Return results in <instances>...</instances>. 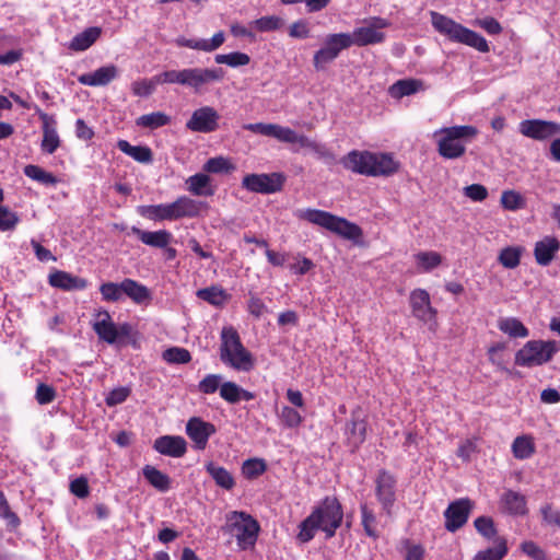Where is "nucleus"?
Instances as JSON below:
<instances>
[{
	"label": "nucleus",
	"mask_w": 560,
	"mask_h": 560,
	"mask_svg": "<svg viewBox=\"0 0 560 560\" xmlns=\"http://www.w3.org/2000/svg\"><path fill=\"white\" fill-rule=\"evenodd\" d=\"M479 131L471 125L444 127L433 133L438 153L446 160L460 159L466 153V145Z\"/></svg>",
	"instance_id": "obj_1"
},
{
	"label": "nucleus",
	"mask_w": 560,
	"mask_h": 560,
	"mask_svg": "<svg viewBox=\"0 0 560 560\" xmlns=\"http://www.w3.org/2000/svg\"><path fill=\"white\" fill-rule=\"evenodd\" d=\"M342 164L347 170L366 176H389L399 167L388 154L355 150L342 159Z\"/></svg>",
	"instance_id": "obj_2"
},
{
	"label": "nucleus",
	"mask_w": 560,
	"mask_h": 560,
	"mask_svg": "<svg viewBox=\"0 0 560 560\" xmlns=\"http://www.w3.org/2000/svg\"><path fill=\"white\" fill-rule=\"evenodd\" d=\"M221 362L238 372H250L255 368L254 355L243 346L237 330L230 326L221 331Z\"/></svg>",
	"instance_id": "obj_3"
},
{
	"label": "nucleus",
	"mask_w": 560,
	"mask_h": 560,
	"mask_svg": "<svg viewBox=\"0 0 560 560\" xmlns=\"http://www.w3.org/2000/svg\"><path fill=\"white\" fill-rule=\"evenodd\" d=\"M430 16L433 28L451 42L468 45L481 52L489 51L487 40L478 33L439 12L430 11Z\"/></svg>",
	"instance_id": "obj_4"
},
{
	"label": "nucleus",
	"mask_w": 560,
	"mask_h": 560,
	"mask_svg": "<svg viewBox=\"0 0 560 560\" xmlns=\"http://www.w3.org/2000/svg\"><path fill=\"white\" fill-rule=\"evenodd\" d=\"M299 220L324 228L346 240L357 241L362 236V230L355 223L330 212L317 209H301L295 212Z\"/></svg>",
	"instance_id": "obj_5"
},
{
	"label": "nucleus",
	"mask_w": 560,
	"mask_h": 560,
	"mask_svg": "<svg viewBox=\"0 0 560 560\" xmlns=\"http://www.w3.org/2000/svg\"><path fill=\"white\" fill-rule=\"evenodd\" d=\"M222 530L236 539L241 550H248L256 545L260 525L248 513L243 511H232L225 515V524Z\"/></svg>",
	"instance_id": "obj_6"
},
{
	"label": "nucleus",
	"mask_w": 560,
	"mask_h": 560,
	"mask_svg": "<svg viewBox=\"0 0 560 560\" xmlns=\"http://www.w3.org/2000/svg\"><path fill=\"white\" fill-rule=\"evenodd\" d=\"M222 68H187L183 70H170L164 72L163 80L167 83H177L201 93L207 85L221 81L224 78Z\"/></svg>",
	"instance_id": "obj_7"
},
{
	"label": "nucleus",
	"mask_w": 560,
	"mask_h": 560,
	"mask_svg": "<svg viewBox=\"0 0 560 560\" xmlns=\"http://www.w3.org/2000/svg\"><path fill=\"white\" fill-rule=\"evenodd\" d=\"M560 351V341L529 340L515 353V364L523 368L540 366L550 362Z\"/></svg>",
	"instance_id": "obj_8"
},
{
	"label": "nucleus",
	"mask_w": 560,
	"mask_h": 560,
	"mask_svg": "<svg viewBox=\"0 0 560 560\" xmlns=\"http://www.w3.org/2000/svg\"><path fill=\"white\" fill-rule=\"evenodd\" d=\"M311 514L317 515L315 520L327 538L335 536L343 518L342 506L336 497H326Z\"/></svg>",
	"instance_id": "obj_9"
},
{
	"label": "nucleus",
	"mask_w": 560,
	"mask_h": 560,
	"mask_svg": "<svg viewBox=\"0 0 560 560\" xmlns=\"http://www.w3.org/2000/svg\"><path fill=\"white\" fill-rule=\"evenodd\" d=\"M324 44V47L317 50L313 58L316 70H324L326 65L334 61L341 50L352 46L348 33L329 34L326 36Z\"/></svg>",
	"instance_id": "obj_10"
},
{
	"label": "nucleus",
	"mask_w": 560,
	"mask_h": 560,
	"mask_svg": "<svg viewBox=\"0 0 560 560\" xmlns=\"http://www.w3.org/2000/svg\"><path fill=\"white\" fill-rule=\"evenodd\" d=\"M285 177L281 173L248 174L242 180L243 188L256 194H275L282 190Z\"/></svg>",
	"instance_id": "obj_11"
},
{
	"label": "nucleus",
	"mask_w": 560,
	"mask_h": 560,
	"mask_svg": "<svg viewBox=\"0 0 560 560\" xmlns=\"http://www.w3.org/2000/svg\"><path fill=\"white\" fill-rule=\"evenodd\" d=\"M244 128L254 133L275 138L278 141L283 142V143H291V144L298 143L300 147H301V144H306L305 136L299 135L293 129H291L289 127H283L278 124L256 122V124L245 125Z\"/></svg>",
	"instance_id": "obj_12"
},
{
	"label": "nucleus",
	"mask_w": 560,
	"mask_h": 560,
	"mask_svg": "<svg viewBox=\"0 0 560 560\" xmlns=\"http://www.w3.org/2000/svg\"><path fill=\"white\" fill-rule=\"evenodd\" d=\"M368 431V421L361 409L351 412L350 420L346 424L347 444L354 452L365 441Z\"/></svg>",
	"instance_id": "obj_13"
},
{
	"label": "nucleus",
	"mask_w": 560,
	"mask_h": 560,
	"mask_svg": "<svg viewBox=\"0 0 560 560\" xmlns=\"http://www.w3.org/2000/svg\"><path fill=\"white\" fill-rule=\"evenodd\" d=\"M520 132L527 138L544 141L560 135V124L540 119H527L520 124Z\"/></svg>",
	"instance_id": "obj_14"
},
{
	"label": "nucleus",
	"mask_w": 560,
	"mask_h": 560,
	"mask_svg": "<svg viewBox=\"0 0 560 560\" xmlns=\"http://www.w3.org/2000/svg\"><path fill=\"white\" fill-rule=\"evenodd\" d=\"M217 432V428L213 423L207 422L199 417H192L187 421L186 434L194 442V447L199 451H203L207 445L209 438Z\"/></svg>",
	"instance_id": "obj_15"
},
{
	"label": "nucleus",
	"mask_w": 560,
	"mask_h": 560,
	"mask_svg": "<svg viewBox=\"0 0 560 560\" xmlns=\"http://www.w3.org/2000/svg\"><path fill=\"white\" fill-rule=\"evenodd\" d=\"M472 503L469 499H459L452 502L444 512L445 528L448 532H456L463 527L470 514Z\"/></svg>",
	"instance_id": "obj_16"
},
{
	"label": "nucleus",
	"mask_w": 560,
	"mask_h": 560,
	"mask_svg": "<svg viewBox=\"0 0 560 560\" xmlns=\"http://www.w3.org/2000/svg\"><path fill=\"white\" fill-rule=\"evenodd\" d=\"M376 497L382 504L383 510L390 515L395 503V477L386 470H381L376 478Z\"/></svg>",
	"instance_id": "obj_17"
},
{
	"label": "nucleus",
	"mask_w": 560,
	"mask_h": 560,
	"mask_svg": "<svg viewBox=\"0 0 560 560\" xmlns=\"http://www.w3.org/2000/svg\"><path fill=\"white\" fill-rule=\"evenodd\" d=\"M219 115L212 107H200L194 112L186 126L196 132H212L218 128Z\"/></svg>",
	"instance_id": "obj_18"
},
{
	"label": "nucleus",
	"mask_w": 560,
	"mask_h": 560,
	"mask_svg": "<svg viewBox=\"0 0 560 560\" xmlns=\"http://www.w3.org/2000/svg\"><path fill=\"white\" fill-rule=\"evenodd\" d=\"M410 305L415 317L421 322L435 319L436 310L432 307L430 294L423 289H416L410 293Z\"/></svg>",
	"instance_id": "obj_19"
},
{
	"label": "nucleus",
	"mask_w": 560,
	"mask_h": 560,
	"mask_svg": "<svg viewBox=\"0 0 560 560\" xmlns=\"http://www.w3.org/2000/svg\"><path fill=\"white\" fill-rule=\"evenodd\" d=\"M500 509L509 515L524 516L528 513L527 499L524 494L509 489L500 498Z\"/></svg>",
	"instance_id": "obj_20"
},
{
	"label": "nucleus",
	"mask_w": 560,
	"mask_h": 560,
	"mask_svg": "<svg viewBox=\"0 0 560 560\" xmlns=\"http://www.w3.org/2000/svg\"><path fill=\"white\" fill-rule=\"evenodd\" d=\"M48 283L62 291H79L88 287V280L63 270H55L48 276Z\"/></svg>",
	"instance_id": "obj_21"
},
{
	"label": "nucleus",
	"mask_w": 560,
	"mask_h": 560,
	"mask_svg": "<svg viewBox=\"0 0 560 560\" xmlns=\"http://www.w3.org/2000/svg\"><path fill=\"white\" fill-rule=\"evenodd\" d=\"M43 122V140L40 148L43 152L52 154L60 145V139L56 130V120L44 112H38Z\"/></svg>",
	"instance_id": "obj_22"
},
{
	"label": "nucleus",
	"mask_w": 560,
	"mask_h": 560,
	"mask_svg": "<svg viewBox=\"0 0 560 560\" xmlns=\"http://www.w3.org/2000/svg\"><path fill=\"white\" fill-rule=\"evenodd\" d=\"M154 450L162 455L171 457H182L187 451V444L184 438L174 435H163L154 441Z\"/></svg>",
	"instance_id": "obj_23"
},
{
	"label": "nucleus",
	"mask_w": 560,
	"mask_h": 560,
	"mask_svg": "<svg viewBox=\"0 0 560 560\" xmlns=\"http://www.w3.org/2000/svg\"><path fill=\"white\" fill-rule=\"evenodd\" d=\"M560 249V242L555 236H546L535 244L534 256L540 266H548Z\"/></svg>",
	"instance_id": "obj_24"
},
{
	"label": "nucleus",
	"mask_w": 560,
	"mask_h": 560,
	"mask_svg": "<svg viewBox=\"0 0 560 560\" xmlns=\"http://www.w3.org/2000/svg\"><path fill=\"white\" fill-rule=\"evenodd\" d=\"M93 330L103 341L109 345L116 343V324L106 310L97 312L96 320L93 323Z\"/></svg>",
	"instance_id": "obj_25"
},
{
	"label": "nucleus",
	"mask_w": 560,
	"mask_h": 560,
	"mask_svg": "<svg viewBox=\"0 0 560 560\" xmlns=\"http://www.w3.org/2000/svg\"><path fill=\"white\" fill-rule=\"evenodd\" d=\"M131 233L135 234L143 244L154 248H166L173 240L172 233L166 230L151 232L132 226Z\"/></svg>",
	"instance_id": "obj_26"
},
{
	"label": "nucleus",
	"mask_w": 560,
	"mask_h": 560,
	"mask_svg": "<svg viewBox=\"0 0 560 560\" xmlns=\"http://www.w3.org/2000/svg\"><path fill=\"white\" fill-rule=\"evenodd\" d=\"M118 73V69L114 65L98 68L97 70L89 73L81 74L78 81L84 85L103 86L113 81Z\"/></svg>",
	"instance_id": "obj_27"
},
{
	"label": "nucleus",
	"mask_w": 560,
	"mask_h": 560,
	"mask_svg": "<svg viewBox=\"0 0 560 560\" xmlns=\"http://www.w3.org/2000/svg\"><path fill=\"white\" fill-rule=\"evenodd\" d=\"M225 40V36L223 32H218L212 36L211 39H188L185 37H178L176 39V45L179 47H188L191 49L202 50V51H213L221 47Z\"/></svg>",
	"instance_id": "obj_28"
},
{
	"label": "nucleus",
	"mask_w": 560,
	"mask_h": 560,
	"mask_svg": "<svg viewBox=\"0 0 560 560\" xmlns=\"http://www.w3.org/2000/svg\"><path fill=\"white\" fill-rule=\"evenodd\" d=\"M201 202L189 197L182 196L171 202L174 221L182 218H195L200 213Z\"/></svg>",
	"instance_id": "obj_29"
},
{
	"label": "nucleus",
	"mask_w": 560,
	"mask_h": 560,
	"mask_svg": "<svg viewBox=\"0 0 560 560\" xmlns=\"http://www.w3.org/2000/svg\"><path fill=\"white\" fill-rule=\"evenodd\" d=\"M124 294L136 304H149L152 300L151 291L143 284L133 279L126 278L122 280Z\"/></svg>",
	"instance_id": "obj_30"
},
{
	"label": "nucleus",
	"mask_w": 560,
	"mask_h": 560,
	"mask_svg": "<svg viewBox=\"0 0 560 560\" xmlns=\"http://www.w3.org/2000/svg\"><path fill=\"white\" fill-rule=\"evenodd\" d=\"M424 90V82L419 79H402L398 80L388 88V93L392 97L399 100L404 96H409Z\"/></svg>",
	"instance_id": "obj_31"
},
{
	"label": "nucleus",
	"mask_w": 560,
	"mask_h": 560,
	"mask_svg": "<svg viewBox=\"0 0 560 560\" xmlns=\"http://www.w3.org/2000/svg\"><path fill=\"white\" fill-rule=\"evenodd\" d=\"M385 38L383 32L377 31L373 26L359 27L350 34L352 45L362 47L371 44L382 43Z\"/></svg>",
	"instance_id": "obj_32"
},
{
	"label": "nucleus",
	"mask_w": 560,
	"mask_h": 560,
	"mask_svg": "<svg viewBox=\"0 0 560 560\" xmlns=\"http://www.w3.org/2000/svg\"><path fill=\"white\" fill-rule=\"evenodd\" d=\"M206 471L211 476L218 487L228 491L234 488V477L224 467L219 466L213 462H209L206 464Z\"/></svg>",
	"instance_id": "obj_33"
},
{
	"label": "nucleus",
	"mask_w": 560,
	"mask_h": 560,
	"mask_svg": "<svg viewBox=\"0 0 560 560\" xmlns=\"http://www.w3.org/2000/svg\"><path fill=\"white\" fill-rule=\"evenodd\" d=\"M138 212L153 221H174L171 203L140 206Z\"/></svg>",
	"instance_id": "obj_34"
},
{
	"label": "nucleus",
	"mask_w": 560,
	"mask_h": 560,
	"mask_svg": "<svg viewBox=\"0 0 560 560\" xmlns=\"http://www.w3.org/2000/svg\"><path fill=\"white\" fill-rule=\"evenodd\" d=\"M536 452L535 440L529 434L516 436L512 443V454L516 459H527Z\"/></svg>",
	"instance_id": "obj_35"
},
{
	"label": "nucleus",
	"mask_w": 560,
	"mask_h": 560,
	"mask_svg": "<svg viewBox=\"0 0 560 560\" xmlns=\"http://www.w3.org/2000/svg\"><path fill=\"white\" fill-rule=\"evenodd\" d=\"M102 31L100 27H89L73 37L69 48L73 51H83L91 47L98 39Z\"/></svg>",
	"instance_id": "obj_36"
},
{
	"label": "nucleus",
	"mask_w": 560,
	"mask_h": 560,
	"mask_svg": "<svg viewBox=\"0 0 560 560\" xmlns=\"http://www.w3.org/2000/svg\"><path fill=\"white\" fill-rule=\"evenodd\" d=\"M498 328L511 338H526L529 336L527 327L516 317L500 318Z\"/></svg>",
	"instance_id": "obj_37"
},
{
	"label": "nucleus",
	"mask_w": 560,
	"mask_h": 560,
	"mask_svg": "<svg viewBox=\"0 0 560 560\" xmlns=\"http://www.w3.org/2000/svg\"><path fill=\"white\" fill-rule=\"evenodd\" d=\"M117 147L121 152L131 156L137 162L151 163L153 161V154L149 147L131 145L127 140H119Z\"/></svg>",
	"instance_id": "obj_38"
},
{
	"label": "nucleus",
	"mask_w": 560,
	"mask_h": 560,
	"mask_svg": "<svg viewBox=\"0 0 560 560\" xmlns=\"http://www.w3.org/2000/svg\"><path fill=\"white\" fill-rule=\"evenodd\" d=\"M142 472L148 482L156 490L161 492L170 490L171 479L166 474L150 465L144 466Z\"/></svg>",
	"instance_id": "obj_39"
},
{
	"label": "nucleus",
	"mask_w": 560,
	"mask_h": 560,
	"mask_svg": "<svg viewBox=\"0 0 560 560\" xmlns=\"http://www.w3.org/2000/svg\"><path fill=\"white\" fill-rule=\"evenodd\" d=\"M508 346L505 342H494L492 343L488 350L487 355L492 365H494L498 370L510 372L508 369V354H506Z\"/></svg>",
	"instance_id": "obj_40"
},
{
	"label": "nucleus",
	"mask_w": 560,
	"mask_h": 560,
	"mask_svg": "<svg viewBox=\"0 0 560 560\" xmlns=\"http://www.w3.org/2000/svg\"><path fill=\"white\" fill-rule=\"evenodd\" d=\"M525 252L523 246H506L501 249L498 256V261L508 269L516 268Z\"/></svg>",
	"instance_id": "obj_41"
},
{
	"label": "nucleus",
	"mask_w": 560,
	"mask_h": 560,
	"mask_svg": "<svg viewBox=\"0 0 560 560\" xmlns=\"http://www.w3.org/2000/svg\"><path fill=\"white\" fill-rule=\"evenodd\" d=\"M196 294L199 299L214 306H222L230 298L224 289L217 285L199 289Z\"/></svg>",
	"instance_id": "obj_42"
},
{
	"label": "nucleus",
	"mask_w": 560,
	"mask_h": 560,
	"mask_svg": "<svg viewBox=\"0 0 560 560\" xmlns=\"http://www.w3.org/2000/svg\"><path fill=\"white\" fill-rule=\"evenodd\" d=\"M500 205L504 210L517 211L526 208V198L514 189L502 191Z\"/></svg>",
	"instance_id": "obj_43"
},
{
	"label": "nucleus",
	"mask_w": 560,
	"mask_h": 560,
	"mask_svg": "<svg viewBox=\"0 0 560 560\" xmlns=\"http://www.w3.org/2000/svg\"><path fill=\"white\" fill-rule=\"evenodd\" d=\"M188 189L195 196H211L213 191L209 188L210 177L198 173L187 179Z\"/></svg>",
	"instance_id": "obj_44"
},
{
	"label": "nucleus",
	"mask_w": 560,
	"mask_h": 560,
	"mask_svg": "<svg viewBox=\"0 0 560 560\" xmlns=\"http://www.w3.org/2000/svg\"><path fill=\"white\" fill-rule=\"evenodd\" d=\"M361 524L364 533L374 540L380 537L377 521L374 512L366 504H361Z\"/></svg>",
	"instance_id": "obj_45"
},
{
	"label": "nucleus",
	"mask_w": 560,
	"mask_h": 560,
	"mask_svg": "<svg viewBox=\"0 0 560 560\" xmlns=\"http://www.w3.org/2000/svg\"><path fill=\"white\" fill-rule=\"evenodd\" d=\"M418 267L423 272H429L442 264V256L438 252H420L415 255Z\"/></svg>",
	"instance_id": "obj_46"
},
{
	"label": "nucleus",
	"mask_w": 560,
	"mask_h": 560,
	"mask_svg": "<svg viewBox=\"0 0 560 560\" xmlns=\"http://www.w3.org/2000/svg\"><path fill=\"white\" fill-rule=\"evenodd\" d=\"M163 78H164V72L159 75H155L154 78L149 79V80L144 79V80L136 81L131 85L132 92L139 96H148L153 93V91L155 90L158 84L166 83L163 80Z\"/></svg>",
	"instance_id": "obj_47"
},
{
	"label": "nucleus",
	"mask_w": 560,
	"mask_h": 560,
	"mask_svg": "<svg viewBox=\"0 0 560 560\" xmlns=\"http://www.w3.org/2000/svg\"><path fill=\"white\" fill-rule=\"evenodd\" d=\"M506 553V541L504 538H499L495 547L479 551L474 560H502Z\"/></svg>",
	"instance_id": "obj_48"
},
{
	"label": "nucleus",
	"mask_w": 560,
	"mask_h": 560,
	"mask_svg": "<svg viewBox=\"0 0 560 560\" xmlns=\"http://www.w3.org/2000/svg\"><path fill=\"white\" fill-rule=\"evenodd\" d=\"M162 358L170 364H186L191 361L190 352L185 348L172 347L163 351Z\"/></svg>",
	"instance_id": "obj_49"
},
{
	"label": "nucleus",
	"mask_w": 560,
	"mask_h": 560,
	"mask_svg": "<svg viewBox=\"0 0 560 560\" xmlns=\"http://www.w3.org/2000/svg\"><path fill=\"white\" fill-rule=\"evenodd\" d=\"M316 514H310L299 526L300 532L298 539L301 542H308L314 538L315 532L320 529L318 522L315 520Z\"/></svg>",
	"instance_id": "obj_50"
},
{
	"label": "nucleus",
	"mask_w": 560,
	"mask_h": 560,
	"mask_svg": "<svg viewBox=\"0 0 560 560\" xmlns=\"http://www.w3.org/2000/svg\"><path fill=\"white\" fill-rule=\"evenodd\" d=\"M170 121L168 116L161 112H154L148 115H142L137 119V125L143 128L156 129L167 125Z\"/></svg>",
	"instance_id": "obj_51"
},
{
	"label": "nucleus",
	"mask_w": 560,
	"mask_h": 560,
	"mask_svg": "<svg viewBox=\"0 0 560 560\" xmlns=\"http://www.w3.org/2000/svg\"><path fill=\"white\" fill-rule=\"evenodd\" d=\"M24 174L27 177L45 185H55L57 183V178L54 174L46 172L37 165H26L24 167Z\"/></svg>",
	"instance_id": "obj_52"
},
{
	"label": "nucleus",
	"mask_w": 560,
	"mask_h": 560,
	"mask_svg": "<svg viewBox=\"0 0 560 560\" xmlns=\"http://www.w3.org/2000/svg\"><path fill=\"white\" fill-rule=\"evenodd\" d=\"M215 62L220 65H228L230 67H241L249 63L250 58L245 52H231V54H220L215 56Z\"/></svg>",
	"instance_id": "obj_53"
},
{
	"label": "nucleus",
	"mask_w": 560,
	"mask_h": 560,
	"mask_svg": "<svg viewBox=\"0 0 560 560\" xmlns=\"http://www.w3.org/2000/svg\"><path fill=\"white\" fill-rule=\"evenodd\" d=\"M235 166L231 161L223 156H217L209 159L203 165V171L213 174L230 173L234 171Z\"/></svg>",
	"instance_id": "obj_54"
},
{
	"label": "nucleus",
	"mask_w": 560,
	"mask_h": 560,
	"mask_svg": "<svg viewBox=\"0 0 560 560\" xmlns=\"http://www.w3.org/2000/svg\"><path fill=\"white\" fill-rule=\"evenodd\" d=\"M122 281L120 283L116 282H105L100 285V292L102 294V299L105 302H118L121 300L124 295Z\"/></svg>",
	"instance_id": "obj_55"
},
{
	"label": "nucleus",
	"mask_w": 560,
	"mask_h": 560,
	"mask_svg": "<svg viewBox=\"0 0 560 560\" xmlns=\"http://www.w3.org/2000/svg\"><path fill=\"white\" fill-rule=\"evenodd\" d=\"M266 469L267 466L265 460L259 458L247 459L244 462L242 467L243 475L248 479L257 478L262 475Z\"/></svg>",
	"instance_id": "obj_56"
},
{
	"label": "nucleus",
	"mask_w": 560,
	"mask_h": 560,
	"mask_svg": "<svg viewBox=\"0 0 560 560\" xmlns=\"http://www.w3.org/2000/svg\"><path fill=\"white\" fill-rule=\"evenodd\" d=\"M222 385V376L220 374H208L198 383V390L205 395L214 394Z\"/></svg>",
	"instance_id": "obj_57"
},
{
	"label": "nucleus",
	"mask_w": 560,
	"mask_h": 560,
	"mask_svg": "<svg viewBox=\"0 0 560 560\" xmlns=\"http://www.w3.org/2000/svg\"><path fill=\"white\" fill-rule=\"evenodd\" d=\"M20 222L18 213L0 205V231H13Z\"/></svg>",
	"instance_id": "obj_58"
},
{
	"label": "nucleus",
	"mask_w": 560,
	"mask_h": 560,
	"mask_svg": "<svg viewBox=\"0 0 560 560\" xmlns=\"http://www.w3.org/2000/svg\"><path fill=\"white\" fill-rule=\"evenodd\" d=\"M279 417H280L281 423L285 428H290V429L298 428L302 423V420H303L300 412L289 406L282 407Z\"/></svg>",
	"instance_id": "obj_59"
},
{
	"label": "nucleus",
	"mask_w": 560,
	"mask_h": 560,
	"mask_svg": "<svg viewBox=\"0 0 560 560\" xmlns=\"http://www.w3.org/2000/svg\"><path fill=\"white\" fill-rule=\"evenodd\" d=\"M474 525L477 532L488 539H491L497 535V529L491 517L479 516L475 520Z\"/></svg>",
	"instance_id": "obj_60"
},
{
	"label": "nucleus",
	"mask_w": 560,
	"mask_h": 560,
	"mask_svg": "<svg viewBox=\"0 0 560 560\" xmlns=\"http://www.w3.org/2000/svg\"><path fill=\"white\" fill-rule=\"evenodd\" d=\"M240 385L234 382H223L220 386V397L231 405L238 404Z\"/></svg>",
	"instance_id": "obj_61"
},
{
	"label": "nucleus",
	"mask_w": 560,
	"mask_h": 560,
	"mask_svg": "<svg viewBox=\"0 0 560 560\" xmlns=\"http://www.w3.org/2000/svg\"><path fill=\"white\" fill-rule=\"evenodd\" d=\"M131 390L129 387L120 386L112 389L105 398V402L108 407L122 404L130 395Z\"/></svg>",
	"instance_id": "obj_62"
},
{
	"label": "nucleus",
	"mask_w": 560,
	"mask_h": 560,
	"mask_svg": "<svg viewBox=\"0 0 560 560\" xmlns=\"http://www.w3.org/2000/svg\"><path fill=\"white\" fill-rule=\"evenodd\" d=\"M35 397L39 405H47L56 398V390L52 386L40 383L36 388Z\"/></svg>",
	"instance_id": "obj_63"
},
{
	"label": "nucleus",
	"mask_w": 560,
	"mask_h": 560,
	"mask_svg": "<svg viewBox=\"0 0 560 560\" xmlns=\"http://www.w3.org/2000/svg\"><path fill=\"white\" fill-rule=\"evenodd\" d=\"M542 521L548 525L560 527V511L553 509L552 504L546 503L540 508Z\"/></svg>",
	"instance_id": "obj_64"
}]
</instances>
